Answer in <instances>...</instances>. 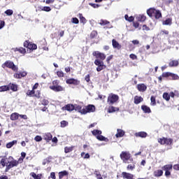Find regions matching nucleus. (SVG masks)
I'll list each match as a JSON object with an SVG mask.
<instances>
[{"instance_id": "39448f33", "label": "nucleus", "mask_w": 179, "mask_h": 179, "mask_svg": "<svg viewBox=\"0 0 179 179\" xmlns=\"http://www.w3.org/2000/svg\"><path fill=\"white\" fill-rule=\"evenodd\" d=\"M84 111L85 114H87V113H94V111H96V107L94 105H88L84 108Z\"/></svg>"}, {"instance_id": "8fccbe9b", "label": "nucleus", "mask_w": 179, "mask_h": 179, "mask_svg": "<svg viewBox=\"0 0 179 179\" xmlns=\"http://www.w3.org/2000/svg\"><path fill=\"white\" fill-rule=\"evenodd\" d=\"M10 89H11V90H13V92H16V91H17V85L12 84V85H10Z\"/></svg>"}, {"instance_id": "cd10ccee", "label": "nucleus", "mask_w": 179, "mask_h": 179, "mask_svg": "<svg viewBox=\"0 0 179 179\" xmlns=\"http://www.w3.org/2000/svg\"><path fill=\"white\" fill-rule=\"evenodd\" d=\"M45 141H47V142L51 141L52 139V134L51 133H46L44 136Z\"/></svg>"}, {"instance_id": "393cba45", "label": "nucleus", "mask_w": 179, "mask_h": 179, "mask_svg": "<svg viewBox=\"0 0 179 179\" xmlns=\"http://www.w3.org/2000/svg\"><path fill=\"white\" fill-rule=\"evenodd\" d=\"M92 134L94 136H96V138H97V136L101 135L103 132L101 131V130L94 129L93 131H92Z\"/></svg>"}, {"instance_id": "13d9d810", "label": "nucleus", "mask_w": 179, "mask_h": 179, "mask_svg": "<svg viewBox=\"0 0 179 179\" xmlns=\"http://www.w3.org/2000/svg\"><path fill=\"white\" fill-rule=\"evenodd\" d=\"M5 27V21L0 20V30Z\"/></svg>"}, {"instance_id": "423d86ee", "label": "nucleus", "mask_w": 179, "mask_h": 179, "mask_svg": "<svg viewBox=\"0 0 179 179\" xmlns=\"http://www.w3.org/2000/svg\"><path fill=\"white\" fill-rule=\"evenodd\" d=\"M92 55L94 57H96V58H100V59H101L102 61H104V59H106V55L99 51L94 52Z\"/></svg>"}, {"instance_id": "a878e982", "label": "nucleus", "mask_w": 179, "mask_h": 179, "mask_svg": "<svg viewBox=\"0 0 179 179\" xmlns=\"http://www.w3.org/2000/svg\"><path fill=\"white\" fill-rule=\"evenodd\" d=\"M162 170H164V171H170V170H173V165L172 164L164 165L162 167Z\"/></svg>"}, {"instance_id": "de8ad7c7", "label": "nucleus", "mask_w": 179, "mask_h": 179, "mask_svg": "<svg viewBox=\"0 0 179 179\" xmlns=\"http://www.w3.org/2000/svg\"><path fill=\"white\" fill-rule=\"evenodd\" d=\"M61 127L62 128H65V127H67L68 125V122L65 121V120H62L61 122Z\"/></svg>"}, {"instance_id": "f704fd0d", "label": "nucleus", "mask_w": 179, "mask_h": 179, "mask_svg": "<svg viewBox=\"0 0 179 179\" xmlns=\"http://www.w3.org/2000/svg\"><path fill=\"white\" fill-rule=\"evenodd\" d=\"M31 177H32L34 179H41V175L40 174H36V173L32 172L30 173Z\"/></svg>"}, {"instance_id": "bf43d9fd", "label": "nucleus", "mask_w": 179, "mask_h": 179, "mask_svg": "<svg viewBox=\"0 0 179 179\" xmlns=\"http://www.w3.org/2000/svg\"><path fill=\"white\" fill-rule=\"evenodd\" d=\"M90 6H92V8H99V6H100L99 4L96 3H90Z\"/></svg>"}, {"instance_id": "7c9ffc66", "label": "nucleus", "mask_w": 179, "mask_h": 179, "mask_svg": "<svg viewBox=\"0 0 179 179\" xmlns=\"http://www.w3.org/2000/svg\"><path fill=\"white\" fill-rule=\"evenodd\" d=\"M96 139L101 141L108 142V138L104 137V136H102L101 134L96 136Z\"/></svg>"}, {"instance_id": "052dcab7", "label": "nucleus", "mask_w": 179, "mask_h": 179, "mask_svg": "<svg viewBox=\"0 0 179 179\" xmlns=\"http://www.w3.org/2000/svg\"><path fill=\"white\" fill-rule=\"evenodd\" d=\"M80 23H83V24H86V22L87 20H86V18L85 17H83V18L80 20Z\"/></svg>"}, {"instance_id": "338daca9", "label": "nucleus", "mask_w": 179, "mask_h": 179, "mask_svg": "<svg viewBox=\"0 0 179 179\" xmlns=\"http://www.w3.org/2000/svg\"><path fill=\"white\" fill-rule=\"evenodd\" d=\"M50 177H51V178H52V179H55V178H56L55 172H52V173H50Z\"/></svg>"}, {"instance_id": "aec40b11", "label": "nucleus", "mask_w": 179, "mask_h": 179, "mask_svg": "<svg viewBox=\"0 0 179 179\" xmlns=\"http://www.w3.org/2000/svg\"><path fill=\"white\" fill-rule=\"evenodd\" d=\"M173 20L171 18H167L166 20L162 22L164 26H171Z\"/></svg>"}, {"instance_id": "680f3d73", "label": "nucleus", "mask_w": 179, "mask_h": 179, "mask_svg": "<svg viewBox=\"0 0 179 179\" xmlns=\"http://www.w3.org/2000/svg\"><path fill=\"white\" fill-rule=\"evenodd\" d=\"M143 30H145L146 31H149V30H150V29L149 28V27H147L146 24L143 25Z\"/></svg>"}, {"instance_id": "f3484780", "label": "nucleus", "mask_w": 179, "mask_h": 179, "mask_svg": "<svg viewBox=\"0 0 179 179\" xmlns=\"http://www.w3.org/2000/svg\"><path fill=\"white\" fill-rule=\"evenodd\" d=\"M15 145H17V141L13 140V141H10L6 144L7 149H10L12 147L15 146Z\"/></svg>"}, {"instance_id": "a18cd8bd", "label": "nucleus", "mask_w": 179, "mask_h": 179, "mask_svg": "<svg viewBox=\"0 0 179 179\" xmlns=\"http://www.w3.org/2000/svg\"><path fill=\"white\" fill-rule=\"evenodd\" d=\"M41 10H43L44 12H51V7L43 6V7H42Z\"/></svg>"}, {"instance_id": "9b49d317", "label": "nucleus", "mask_w": 179, "mask_h": 179, "mask_svg": "<svg viewBox=\"0 0 179 179\" xmlns=\"http://www.w3.org/2000/svg\"><path fill=\"white\" fill-rule=\"evenodd\" d=\"M134 135L136 138H146V136H148V133L145 131H139L135 133Z\"/></svg>"}, {"instance_id": "e2e57ef3", "label": "nucleus", "mask_w": 179, "mask_h": 179, "mask_svg": "<svg viewBox=\"0 0 179 179\" xmlns=\"http://www.w3.org/2000/svg\"><path fill=\"white\" fill-rule=\"evenodd\" d=\"M29 50H37V45L36 44L31 45Z\"/></svg>"}, {"instance_id": "0eeeda50", "label": "nucleus", "mask_w": 179, "mask_h": 179, "mask_svg": "<svg viewBox=\"0 0 179 179\" xmlns=\"http://www.w3.org/2000/svg\"><path fill=\"white\" fill-rule=\"evenodd\" d=\"M75 111H78L80 114L85 115L86 112L85 111V108L82 109V106L80 105L75 104L74 105Z\"/></svg>"}, {"instance_id": "6ab92c4d", "label": "nucleus", "mask_w": 179, "mask_h": 179, "mask_svg": "<svg viewBox=\"0 0 179 179\" xmlns=\"http://www.w3.org/2000/svg\"><path fill=\"white\" fill-rule=\"evenodd\" d=\"M112 45L113 48H117V50H120L121 48V45L115 39L112 40Z\"/></svg>"}, {"instance_id": "ddd939ff", "label": "nucleus", "mask_w": 179, "mask_h": 179, "mask_svg": "<svg viewBox=\"0 0 179 179\" xmlns=\"http://www.w3.org/2000/svg\"><path fill=\"white\" fill-rule=\"evenodd\" d=\"M50 89L54 90V92H63L64 90V87H62L61 85H53L50 87Z\"/></svg>"}, {"instance_id": "4d7b16f0", "label": "nucleus", "mask_w": 179, "mask_h": 179, "mask_svg": "<svg viewBox=\"0 0 179 179\" xmlns=\"http://www.w3.org/2000/svg\"><path fill=\"white\" fill-rule=\"evenodd\" d=\"M49 103H50V101H48V100H47V99H43L42 101L43 106H48Z\"/></svg>"}, {"instance_id": "7ed1b4c3", "label": "nucleus", "mask_w": 179, "mask_h": 179, "mask_svg": "<svg viewBox=\"0 0 179 179\" xmlns=\"http://www.w3.org/2000/svg\"><path fill=\"white\" fill-rule=\"evenodd\" d=\"M120 99V96L115 94H110L108 96V104L110 106H113V104H115V103H117L118 100Z\"/></svg>"}, {"instance_id": "b1692460", "label": "nucleus", "mask_w": 179, "mask_h": 179, "mask_svg": "<svg viewBox=\"0 0 179 179\" xmlns=\"http://www.w3.org/2000/svg\"><path fill=\"white\" fill-rule=\"evenodd\" d=\"M155 12H156V9L154 8H151L147 10V14L148 15V16H150V17H152V16L155 15Z\"/></svg>"}, {"instance_id": "58836bf2", "label": "nucleus", "mask_w": 179, "mask_h": 179, "mask_svg": "<svg viewBox=\"0 0 179 179\" xmlns=\"http://www.w3.org/2000/svg\"><path fill=\"white\" fill-rule=\"evenodd\" d=\"M124 19H125V20H127V22H134V16H128V15H124Z\"/></svg>"}, {"instance_id": "473e14b6", "label": "nucleus", "mask_w": 179, "mask_h": 179, "mask_svg": "<svg viewBox=\"0 0 179 179\" xmlns=\"http://www.w3.org/2000/svg\"><path fill=\"white\" fill-rule=\"evenodd\" d=\"M99 24H100V26H106L110 24V22L106 20H99Z\"/></svg>"}, {"instance_id": "72a5a7b5", "label": "nucleus", "mask_w": 179, "mask_h": 179, "mask_svg": "<svg viewBox=\"0 0 179 179\" xmlns=\"http://www.w3.org/2000/svg\"><path fill=\"white\" fill-rule=\"evenodd\" d=\"M94 64L95 65H96V66H104V63L103 62V61H100L98 59H95Z\"/></svg>"}, {"instance_id": "6e6d98bb", "label": "nucleus", "mask_w": 179, "mask_h": 179, "mask_svg": "<svg viewBox=\"0 0 179 179\" xmlns=\"http://www.w3.org/2000/svg\"><path fill=\"white\" fill-rule=\"evenodd\" d=\"M24 47H26V48H31L30 47H31V44L29 43V42L25 41L24 43Z\"/></svg>"}, {"instance_id": "412c9836", "label": "nucleus", "mask_w": 179, "mask_h": 179, "mask_svg": "<svg viewBox=\"0 0 179 179\" xmlns=\"http://www.w3.org/2000/svg\"><path fill=\"white\" fill-rule=\"evenodd\" d=\"M154 177H162L163 176V171L158 169L154 171L153 173Z\"/></svg>"}, {"instance_id": "a19ab883", "label": "nucleus", "mask_w": 179, "mask_h": 179, "mask_svg": "<svg viewBox=\"0 0 179 179\" xmlns=\"http://www.w3.org/2000/svg\"><path fill=\"white\" fill-rule=\"evenodd\" d=\"M9 90V86L3 85L0 87V92H8Z\"/></svg>"}, {"instance_id": "4468645a", "label": "nucleus", "mask_w": 179, "mask_h": 179, "mask_svg": "<svg viewBox=\"0 0 179 179\" xmlns=\"http://www.w3.org/2000/svg\"><path fill=\"white\" fill-rule=\"evenodd\" d=\"M67 85H78V80L75 78H69L66 80Z\"/></svg>"}, {"instance_id": "1a4fd4ad", "label": "nucleus", "mask_w": 179, "mask_h": 179, "mask_svg": "<svg viewBox=\"0 0 179 179\" xmlns=\"http://www.w3.org/2000/svg\"><path fill=\"white\" fill-rule=\"evenodd\" d=\"M27 76V72L22 71V72H20V73H15L14 78H15L16 79H22V78H24Z\"/></svg>"}, {"instance_id": "dca6fc26", "label": "nucleus", "mask_w": 179, "mask_h": 179, "mask_svg": "<svg viewBox=\"0 0 179 179\" xmlns=\"http://www.w3.org/2000/svg\"><path fill=\"white\" fill-rule=\"evenodd\" d=\"M122 176L123 178H124V179H134V175H132L131 173H128L127 172H123L122 173Z\"/></svg>"}, {"instance_id": "2f4dec72", "label": "nucleus", "mask_w": 179, "mask_h": 179, "mask_svg": "<svg viewBox=\"0 0 179 179\" xmlns=\"http://www.w3.org/2000/svg\"><path fill=\"white\" fill-rule=\"evenodd\" d=\"M141 109L143 110V111H144V113H151L150 108H149L146 105H143L141 106Z\"/></svg>"}, {"instance_id": "c756f323", "label": "nucleus", "mask_w": 179, "mask_h": 179, "mask_svg": "<svg viewBox=\"0 0 179 179\" xmlns=\"http://www.w3.org/2000/svg\"><path fill=\"white\" fill-rule=\"evenodd\" d=\"M18 118H19V113H14L10 115L11 121H16V120H18Z\"/></svg>"}, {"instance_id": "c9c22d12", "label": "nucleus", "mask_w": 179, "mask_h": 179, "mask_svg": "<svg viewBox=\"0 0 179 179\" xmlns=\"http://www.w3.org/2000/svg\"><path fill=\"white\" fill-rule=\"evenodd\" d=\"M154 15H155V19H160V17H162V12H160V10H155V13Z\"/></svg>"}, {"instance_id": "37998d69", "label": "nucleus", "mask_w": 179, "mask_h": 179, "mask_svg": "<svg viewBox=\"0 0 179 179\" xmlns=\"http://www.w3.org/2000/svg\"><path fill=\"white\" fill-rule=\"evenodd\" d=\"M4 13L7 16H12V15H13V10L8 9L4 12Z\"/></svg>"}, {"instance_id": "6e6552de", "label": "nucleus", "mask_w": 179, "mask_h": 179, "mask_svg": "<svg viewBox=\"0 0 179 179\" xmlns=\"http://www.w3.org/2000/svg\"><path fill=\"white\" fill-rule=\"evenodd\" d=\"M148 86H146V85H145L144 83L137 85V90H138V92H141L143 93V92H146Z\"/></svg>"}, {"instance_id": "bb28decb", "label": "nucleus", "mask_w": 179, "mask_h": 179, "mask_svg": "<svg viewBox=\"0 0 179 179\" xmlns=\"http://www.w3.org/2000/svg\"><path fill=\"white\" fill-rule=\"evenodd\" d=\"M68 174H69V173H68L66 171H60L59 172V178L62 179L64 177L68 176Z\"/></svg>"}, {"instance_id": "4be33fe9", "label": "nucleus", "mask_w": 179, "mask_h": 179, "mask_svg": "<svg viewBox=\"0 0 179 179\" xmlns=\"http://www.w3.org/2000/svg\"><path fill=\"white\" fill-rule=\"evenodd\" d=\"M120 108H115L113 106H109L108 109V113H109L110 114L113 113H115V111H119Z\"/></svg>"}, {"instance_id": "603ef678", "label": "nucleus", "mask_w": 179, "mask_h": 179, "mask_svg": "<svg viewBox=\"0 0 179 179\" xmlns=\"http://www.w3.org/2000/svg\"><path fill=\"white\" fill-rule=\"evenodd\" d=\"M5 162H6V159L5 158H2L0 161V164H1L3 167H5L6 166Z\"/></svg>"}, {"instance_id": "a211bd4d", "label": "nucleus", "mask_w": 179, "mask_h": 179, "mask_svg": "<svg viewBox=\"0 0 179 179\" xmlns=\"http://www.w3.org/2000/svg\"><path fill=\"white\" fill-rule=\"evenodd\" d=\"M178 60H171L169 64V66L170 68H174L176 66H178Z\"/></svg>"}, {"instance_id": "ea45409f", "label": "nucleus", "mask_w": 179, "mask_h": 179, "mask_svg": "<svg viewBox=\"0 0 179 179\" xmlns=\"http://www.w3.org/2000/svg\"><path fill=\"white\" fill-rule=\"evenodd\" d=\"M163 99L166 101H170V95L167 92H164L162 96Z\"/></svg>"}, {"instance_id": "4c0bfd02", "label": "nucleus", "mask_w": 179, "mask_h": 179, "mask_svg": "<svg viewBox=\"0 0 179 179\" xmlns=\"http://www.w3.org/2000/svg\"><path fill=\"white\" fill-rule=\"evenodd\" d=\"M94 174L96 176V178L97 179H103V177L101 176V173H100V171L95 170Z\"/></svg>"}, {"instance_id": "79ce46f5", "label": "nucleus", "mask_w": 179, "mask_h": 179, "mask_svg": "<svg viewBox=\"0 0 179 179\" xmlns=\"http://www.w3.org/2000/svg\"><path fill=\"white\" fill-rule=\"evenodd\" d=\"M73 150V147H65L64 148V152L65 153H71Z\"/></svg>"}, {"instance_id": "69168bd1", "label": "nucleus", "mask_w": 179, "mask_h": 179, "mask_svg": "<svg viewBox=\"0 0 179 179\" xmlns=\"http://www.w3.org/2000/svg\"><path fill=\"white\" fill-rule=\"evenodd\" d=\"M32 94H34V90H31V91H29L28 92H27V96H31Z\"/></svg>"}, {"instance_id": "e433bc0d", "label": "nucleus", "mask_w": 179, "mask_h": 179, "mask_svg": "<svg viewBox=\"0 0 179 179\" xmlns=\"http://www.w3.org/2000/svg\"><path fill=\"white\" fill-rule=\"evenodd\" d=\"M14 51H18V52H20V54H25L26 52V49L23 48H16L14 49Z\"/></svg>"}, {"instance_id": "20e7f679", "label": "nucleus", "mask_w": 179, "mask_h": 179, "mask_svg": "<svg viewBox=\"0 0 179 179\" xmlns=\"http://www.w3.org/2000/svg\"><path fill=\"white\" fill-rule=\"evenodd\" d=\"M158 142L161 143V145H171L173 143V139L171 138H159Z\"/></svg>"}, {"instance_id": "f8f14e48", "label": "nucleus", "mask_w": 179, "mask_h": 179, "mask_svg": "<svg viewBox=\"0 0 179 179\" xmlns=\"http://www.w3.org/2000/svg\"><path fill=\"white\" fill-rule=\"evenodd\" d=\"M125 135V131L121 129H117V134H115L116 138H122Z\"/></svg>"}, {"instance_id": "c03bdc74", "label": "nucleus", "mask_w": 179, "mask_h": 179, "mask_svg": "<svg viewBox=\"0 0 179 179\" xmlns=\"http://www.w3.org/2000/svg\"><path fill=\"white\" fill-rule=\"evenodd\" d=\"M171 77L173 80H179V76L177 74H174L173 73H171Z\"/></svg>"}, {"instance_id": "c85d7f7f", "label": "nucleus", "mask_w": 179, "mask_h": 179, "mask_svg": "<svg viewBox=\"0 0 179 179\" xmlns=\"http://www.w3.org/2000/svg\"><path fill=\"white\" fill-rule=\"evenodd\" d=\"M136 20H138V22H145V20H146V16L143 15H139L136 17Z\"/></svg>"}, {"instance_id": "09e8293b", "label": "nucleus", "mask_w": 179, "mask_h": 179, "mask_svg": "<svg viewBox=\"0 0 179 179\" xmlns=\"http://www.w3.org/2000/svg\"><path fill=\"white\" fill-rule=\"evenodd\" d=\"M162 76V78H169V76H171V72L163 73Z\"/></svg>"}, {"instance_id": "f257e3e1", "label": "nucleus", "mask_w": 179, "mask_h": 179, "mask_svg": "<svg viewBox=\"0 0 179 179\" xmlns=\"http://www.w3.org/2000/svg\"><path fill=\"white\" fill-rule=\"evenodd\" d=\"M120 159L123 163H129V161L132 162L131 154L128 151H122L120 154Z\"/></svg>"}, {"instance_id": "0e129e2a", "label": "nucleus", "mask_w": 179, "mask_h": 179, "mask_svg": "<svg viewBox=\"0 0 179 179\" xmlns=\"http://www.w3.org/2000/svg\"><path fill=\"white\" fill-rule=\"evenodd\" d=\"M129 57L131 59H136L137 57L136 55H135L134 54H131L129 55Z\"/></svg>"}, {"instance_id": "774afa93", "label": "nucleus", "mask_w": 179, "mask_h": 179, "mask_svg": "<svg viewBox=\"0 0 179 179\" xmlns=\"http://www.w3.org/2000/svg\"><path fill=\"white\" fill-rule=\"evenodd\" d=\"M174 170H179V164H176L173 166Z\"/></svg>"}, {"instance_id": "5fc2aeb1", "label": "nucleus", "mask_w": 179, "mask_h": 179, "mask_svg": "<svg viewBox=\"0 0 179 179\" xmlns=\"http://www.w3.org/2000/svg\"><path fill=\"white\" fill-rule=\"evenodd\" d=\"M57 75L59 78H64V72L62 71H57Z\"/></svg>"}, {"instance_id": "49530a36", "label": "nucleus", "mask_w": 179, "mask_h": 179, "mask_svg": "<svg viewBox=\"0 0 179 179\" xmlns=\"http://www.w3.org/2000/svg\"><path fill=\"white\" fill-rule=\"evenodd\" d=\"M150 100H151V106H155L156 104V97H155L154 96H152L150 97Z\"/></svg>"}, {"instance_id": "5701e85b", "label": "nucleus", "mask_w": 179, "mask_h": 179, "mask_svg": "<svg viewBox=\"0 0 179 179\" xmlns=\"http://www.w3.org/2000/svg\"><path fill=\"white\" fill-rule=\"evenodd\" d=\"M143 101V98L142 96H136L134 97V104H139Z\"/></svg>"}, {"instance_id": "3c124183", "label": "nucleus", "mask_w": 179, "mask_h": 179, "mask_svg": "<svg viewBox=\"0 0 179 179\" xmlns=\"http://www.w3.org/2000/svg\"><path fill=\"white\" fill-rule=\"evenodd\" d=\"M34 141H36V142H41L43 141V138L41 137V136H36L34 138Z\"/></svg>"}, {"instance_id": "2eb2a0df", "label": "nucleus", "mask_w": 179, "mask_h": 179, "mask_svg": "<svg viewBox=\"0 0 179 179\" xmlns=\"http://www.w3.org/2000/svg\"><path fill=\"white\" fill-rule=\"evenodd\" d=\"M18 164H19V161L14 159L8 162V166H10V169H13V167H17Z\"/></svg>"}, {"instance_id": "9d476101", "label": "nucleus", "mask_w": 179, "mask_h": 179, "mask_svg": "<svg viewBox=\"0 0 179 179\" xmlns=\"http://www.w3.org/2000/svg\"><path fill=\"white\" fill-rule=\"evenodd\" d=\"M62 110H66V111H73L75 107L73 104L69 103L62 108Z\"/></svg>"}, {"instance_id": "864d4df0", "label": "nucleus", "mask_w": 179, "mask_h": 179, "mask_svg": "<svg viewBox=\"0 0 179 179\" xmlns=\"http://www.w3.org/2000/svg\"><path fill=\"white\" fill-rule=\"evenodd\" d=\"M72 23L74 24H79V20L77 17H73L72 18Z\"/></svg>"}, {"instance_id": "f03ea898", "label": "nucleus", "mask_w": 179, "mask_h": 179, "mask_svg": "<svg viewBox=\"0 0 179 179\" xmlns=\"http://www.w3.org/2000/svg\"><path fill=\"white\" fill-rule=\"evenodd\" d=\"M2 68H9V69H12L14 72H17L18 68L13 62L6 61L4 64L1 65Z\"/></svg>"}]
</instances>
